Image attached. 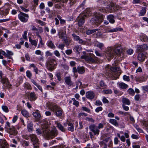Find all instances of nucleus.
Segmentation results:
<instances>
[{"mask_svg": "<svg viewBox=\"0 0 148 148\" xmlns=\"http://www.w3.org/2000/svg\"><path fill=\"white\" fill-rule=\"evenodd\" d=\"M38 135L41 134L42 133L44 137L46 139H51L56 136L58 134V131L56 128H54L50 131L48 128V126L46 125L42 127V129L38 128L36 130Z\"/></svg>", "mask_w": 148, "mask_h": 148, "instance_id": "f257e3e1", "label": "nucleus"}, {"mask_svg": "<svg viewBox=\"0 0 148 148\" xmlns=\"http://www.w3.org/2000/svg\"><path fill=\"white\" fill-rule=\"evenodd\" d=\"M120 56L123 54V50L119 45H115L114 47L108 48L106 52V56L108 59L112 58L114 55Z\"/></svg>", "mask_w": 148, "mask_h": 148, "instance_id": "f03ea898", "label": "nucleus"}, {"mask_svg": "<svg viewBox=\"0 0 148 148\" xmlns=\"http://www.w3.org/2000/svg\"><path fill=\"white\" fill-rule=\"evenodd\" d=\"M114 62L115 65H114V64H113V65L115 67H110L109 69L110 71V72L107 74L109 77L112 80L116 79L119 78L121 73L120 68L117 66L119 62L116 61H115Z\"/></svg>", "mask_w": 148, "mask_h": 148, "instance_id": "7ed1b4c3", "label": "nucleus"}, {"mask_svg": "<svg viewBox=\"0 0 148 148\" xmlns=\"http://www.w3.org/2000/svg\"><path fill=\"white\" fill-rule=\"evenodd\" d=\"M91 14L90 10L88 8H86L83 13L80 14L76 20V21L78 22V26L79 27L82 26L85 23V18L90 16Z\"/></svg>", "mask_w": 148, "mask_h": 148, "instance_id": "20e7f679", "label": "nucleus"}, {"mask_svg": "<svg viewBox=\"0 0 148 148\" xmlns=\"http://www.w3.org/2000/svg\"><path fill=\"white\" fill-rule=\"evenodd\" d=\"M94 14L95 17L92 18L90 21L92 25L98 26L103 22V16L102 14L97 12H95Z\"/></svg>", "mask_w": 148, "mask_h": 148, "instance_id": "39448f33", "label": "nucleus"}, {"mask_svg": "<svg viewBox=\"0 0 148 148\" xmlns=\"http://www.w3.org/2000/svg\"><path fill=\"white\" fill-rule=\"evenodd\" d=\"M48 108L51 111L54 112L57 116L59 117L62 115V109L56 104L49 103L48 105Z\"/></svg>", "mask_w": 148, "mask_h": 148, "instance_id": "423d86ee", "label": "nucleus"}, {"mask_svg": "<svg viewBox=\"0 0 148 148\" xmlns=\"http://www.w3.org/2000/svg\"><path fill=\"white\" fill-rule=\"evenodd\" d=\"M81 58L84 59L88 63L90 64L96 63L97 62L98 60V58L93 55L90 56L84 55L82 56Z\"/></svg>", "mask_w": 148, "mask_h": 148, "instance_id": "0eeeda50", "label": "nucleus"}, {"mask_svg": "<svg viewBox=\"0 0 148 148\" xmlns=\"http://www.w3.org/2000/svg\"><path fill=\"white\" fill-rule=\"evenodd\" d=\"M18 18L20 21L23 23H26L28 21L29 16L27 14L20 12L18 15Z\"/></svg>", "mask_w": 148, "mask_h": 148, "instance_id": "6e6552de", "label": "nucleus"}, {"mask_svg": "<svg viewBox=\"0 0 148 148\" xmlns=\"http://www.w3.org/2000/svg\"><path fill=\"white\" fill-rule=\"evenodd\" d=\"M29 138L33 145H39V140L36 134H29Z\"/></svg>", "mask_w": 148, "mask_h": 148, "instance_id": "1a4fd4ad", "label": "nucleus"}, {"mask_svg": "<svg viewBox=\"0 0 148 148\" xmlns=\"http://www.w3.org/2000/svg\"><path fill=\"white\" fill-rule=\"evenodd\" d=\"M89 128L90 131L94 133L95 135H98L99 134L100 130L95 124L90 125L89 126Z\"/></svg>", "mask_w": 148, "mask_h": 148, "instance_id": "9d476101", "label": "nucleus"}, {"mask_svg": "<svg viewBox=\"0 0 148 148\" xmlns=\"http://www.w3.org/2000/svg\"><path fill=\"white\" fill-rule=\"evenodd\" d=\"M72 36L74 41L78 42V43L82 45L85 44L86 42L83 40L82 39H81L79 36L77 35L74 33L72 34Z\"/></svg>", "mask_w": 148, "mask_h": 148, "instance_id": "9b49d317", "label": "nucleus"}, {"mask_svg": "<svg viewBox=\"0 0 148 148\" xmlns=\"http://www.w3.org/2000/svg\"><path fill=\"white\" fill-rule=\"evenodd\" d=\"M7 131L11 135L15 136L17 134V131L13 126H12L11 128L8 129Z\"/></svg>", "mask_w": 148, "mask_h": 148, "instance_id": "f8f14e48", "label": "nucleus"}, {"mask_svg": "<svg viewBox=\"0 0 148 148\" xmlns=\"http://www.w3.org/2000/svg\"><path fill=\"white\" fill-rule=\"evenodd\" d=\"M95 96L94 93L92 91L87 92L86 94V97L88 99L92 100L94 99Z\"/></svg>", "mask_w": 148, "mask_h": 148, "instance_id": "ddd939ff", "label": "nucleus"}, {"mask_svg": "<svg viewBox=\"0 0 148 148\" xmlns=\"http://www.w3.org/2000/svg\"><path fill=\"white\" fill-rule=\"evenodd\" d=\"M138 59L141 62H143L145 59L147 58L145 54L142 53H140L138 54Z\"/></svg>", "mask_w": 148, "mask_h": 148, "instance_id": "4468645a", "label": "nucleus"}, {"mask_svg": "<svg viewBox=\"0 0 148 148\" xmlns=\"http://www.w3.org/2000/svg\"><path fill=\"white\" fill-rule=\"evenodd\" d=\"M64 81L69 86H71L73 84V83L71 80L70 76L66 77L64 78Z\"/></svg>", "mask_w": 148, "mask_h": 148, "instance_id": "2eb2a0df", "label": "nucleus"}, {"mask_svg": "<svg viewBox=\"0 0 148 148\" xmlns=\"http://www.w3.org/2000/svg\"><path fill=\"white\" fill-rule=\"evenodd\" d=\"M9 10L7 9H1L0 10V14L3 16H6L9 13Z\"/></svg>", "mask_w": 148, "mask_h": 148, "instance_id": "dca6fc26", "label": "nucleus"}, {"mask_svg": "<svg viewBox=\"0 0 148 148\" xmlns=\"http://www.w3.org/2000/svg\"><path fill=\"white\" fill-rule=\"evenodd\" d=\"M114 16L112 14H110L107 16V20L111 24H113L115 23V20L114 19Z\"/></svg>", "mask_w": 148, "mask_h": 148, "instance_id": "f3484780", "label": "nucleus"}, {"mask_svg": "<svg viewBox=\"0 0 148 148\" xmlns=\"http://www.w3.org/2000/svg\"><path fill=\"white\" fill-rule=\"evenodd\" d=\"M9 146L5 140H1V148H9Z\"/></svg>", "mask_w": 148, "mask_h": 148, "instance_id": "a211bd4d", "label": "nucleus"}, {"mask_svg": "<svg viewBox=\"0 0 148 148\" xmlns=\"http://www.w3.org/2000/svg\"><path fill=\"white\" fill-rule=\"evenodd\" d=\"M47 45L48 47L51 49H54L56 48L54 45L51 40L48 41L47 43Z\"/></svg>", "mask_w": 148, "mask_h": 148, "instance_id": "6ab92c4d", "label": "nucleus"}, {"mask_svg": "<svg viewBox=\"0 0 148 148\" xmlns=\"http://www.w3.org/2000/svg\"><path fill=\"white\" fill-rule=\"evenodd\" d=\"M122 103H123V104L124 105H129L131 103V102L130 100L125 97H123L122 100Z\"/></svg>", "mask_w": 148, "mask_h": 148, "instance_id": "aec40b11", "label": "nucleus"}, {"mask_svg": "<svg viewBox=\"0 0 148 148\" xmlns=\"http://www.w3.org/2000/svg\"><path fill=\"white\" fill-rule=\"evenodd\" d=\"M28 131L29 132H32L33 129V124L32 123L30 122L28 124L27 126Z\"/></svg>", "mask_w": 148, "mask_h": 148, "instance_id": "412c9836", "label": "nucleus"}, {"mask_svg": "<svg viewBox=\"0 0 148 148\" xmlns=\"http://www.w3.org/2000/svg\"><path fill=\"white\" fill-rule=\"evenodd\" d=\"M119 87L122 89H125L127 88L128 86L127 84L123 82H121L119 84Z\"/></svg>", "mask_w": 148, "mask_h": 148, "instance_id": "4be33fe9", "label": "nucleus"}, {"mask_svg": "<svg viewBox=\"0 0 148 148\" xmlns=\"http://www.w3.org/2000/svg\"><path fill=\"white\" fill-rule=\"evenodd\" d=\"M30 100L31 101H34L37 99L36 94L34 92L30 93Z\"/></svg>", "mask_w": 148, "mask_h": 148, "instance_id": "5701e85b", "label": "nucleus"}, {"mask_svg": "<svg viewBox=\"0 0 148 148\" xmlns=\"http://www.w3.org/2000/svg\"><path fill=\"white\" fill-rule=\"evenodd\" d=\"M78 72L80 74L84 73L85 72L84 68L83 66H78L77 67Z\"/></svg>", "mask_w": 148, "mask_h": 148, "instance_id": "b1692460", "label": "nucleus"}, {"mask_svg": "<svg viewBox=\"0 0 148 148\" xmlns=\"http://www.w3.org/2000/svg\"><path fill=\"white\" fill-rule=\"evenodd\" d=\"M46 66L47 69L51 71H53L54 69V65L53 64L47 63Z\"/></svg>", "mask_w": 148, "mask_h": 148, "instance_id": "393cba45", "label": "nucleus"}, {"mask_svg": "<svg viewBox=\"0 0 148 148\" xmlns=\"http://www.w3.org/2000/svg\"><path fill=\"white\" fill-rule=\"evenodd\" d=\"M57 127L62 132H64L66 131V129L60 123H57Z\"/></svg>", "mask_w": 148, "mask_h": 148, "instance_id": "a878e982", "label": "nucleus"}, {"mask_svg": "<svg viewBox=\"0 0 148 148\" xmlns=\"http://www.w3.org/2000/svg\"><path fill=\"white\" fill-rule=\"evenodd\" d=\"M123 30L122 28H120V27H116V28L112 29L109 30L108 31V32H116L118 31H121Z\"/></svg>", "mask_w": 148, "mask_h": 148, "instance_id": "bb28decb", "label": "nucleus"}, {"mask_svg": "<svg viewBox=\"0 0 148 148\" xmlns=\"http://www.w3.org/2000/svg\"><path fill=\"white\" fill-rule=\"evenodd\" d=\"M21 144L23 147H26L29 146L30 143L29 141H27L25 140H23L22 141Z\"/></svg>", "mask_w": 148, "mask_h": 148, "instance_id": "cd10ccee", "label": "nucleus"}, {"mask_svg": "<svg viewBox=\"0 0 148 148\" xmlns=\"http://www.w3.org/2000/svg\"><path fill=\"white\" fill-rule=\"evenodd\" d=\"M109 122L115 126H117L119 125L118 122L115 119H110L109 121Z\"/></svg>", "mask_w": 148, "mask_h": 148, "instance_id": "c85d7f7f", "label": "nucleus"}, {"mask_svg": "<svg viewBox=\"0 0 148 148\" xmlns=\"http://www.w3.org/2000/svg\"><path fill=\"white\" fill-rule=\"evenodd\" d=\"M68 125L69 126L68 128V130L72 132H73L74 130V126L72 123H69L68 124Z\"/></svg>", "mask_w": 148, "mask_h": 148, "instance_id": "c756f323", "label": "nucleus"}, {"mask_svg": "<svg viewBox=\"0 0 148 148\" xmlns=\"http://www.w3.org/2000/svg\"><path fill=\"white\" fill-rule=\"evenodd\" d=\"M98 29H91V30H87L86 32V34L88 35H90V34H92L93 33L95 32H96L98 31Z\"/></svg>", "mask_w": 148, "mask_h": 148, "instance_id": "7c9ffc66", "label": "nucleus"}, {"mask_svg": "<svg viewBox=\"0 0 148 148\" xmlns=\"http://www.w3.org/2000/svg\"><path fill=\"white\" fill-rule=\"evenodd\" d=\"M22 114L25 117L27 118L29 117V114L28 112L25 110H22L21 111Z\"/></svg>", "mask_w": 148, "mask_h": 148, "instance_id": "2f4dec72", "label": "nucleus"}, {"mask_svg": "<svg viewBox=\"0 0 148 148\" xmlns=\"http://www.w3.org/2000/svg\"><path fill=\"white\" fill-rule=\"evenodd\" d=\"M14 54L11 51L7 50L6 51V53L5 54V56L8 58L9 59H11L10 57L11 56L13 55Z\"/></svg>", "mask_w": 148, "mask_h": 148, "instance_id": "473e14b6", "label": "nucleus"}, {"mask_svg": "<svg viewBox=\"0 0 148 148\" xmlns=\"http://www.w3.org/2000/svg\"><path fill=\"white\" fill-rule=\"evenodd\" d=\"M23 86L24 88L28 90H31L32 89L31 86L27 82L23 84Z\"/></svg>", "mask_w": 148, "mask_h": 148, "instance_id": "72a5a7b5", "label": "nucleus"}, {"mask_svg": "<svg viewBox=\"0 0 148 148\" xmlns=\"http://www.w3.org/2000/svg\"><path fill=\"white\" fill-rule=\"evenodd\" d=\"M33 116L37 119L39 118L40 117V115L38 110L33 113Z\"/></svg>", "mask_w": 148, "mask_h": 148, "instance_id": "f704fd0d", "label": "nucleus"}, {"mask_svg": "<svg viewBox=\"0 0 148 148\" xmlns=\"http://www.w3.org/2000/svg\"><path fill=\"white\" fill-rule=\"evenodd\" d=\"M29 40L32 45H34L35 46H37V42L36 40H32L31 38H29Z\"/></svg>", "mask_w": 148, "mask_h": 148, "instance_id": "c9c22d12", "label": "nucleus"}, {"mask_svg": "<svg viewBox=\"0 0 148 148\" xmlns=\"http://www.w3.org/2000/svg\"><path fill=\"white\" fill-rule=\"evenodd\" d=\"M99 85L101 87L103 88H106L107 87V85L102 80H101L100 82Z\"/></svg>", "mask_w": 148, "mask_h": 148, "instance_id": "e433bc0d", "label": "nucleus"}, {"mask_svg": "<svg viewBox=\"0 0 148 148\" xmlns=\"http://www.w3.org/2000/svg\"><path fill=\"white\" fill-rule=\"evenodd\" d=\"M64 42L65 43L66 45L68 46L71 42V40H68L67 38H64L63 39Z\"/></svg>", "mask_w": 148, "mask_h": 148, "instance_id": "4c0bfd02", "label": "nucleus"}, {"mask_svg": "<svg viewBox=\"0 0 148 148\" xmlns=\"http://www.w3.org/2000/svg\"><path fill=\"white\" fill-rule=\"evenodd\" d=\"M146 12V10L145 8H143L139 13V16H143L145 14Z\"/></svg>", "mask_w": 148, "mask_h": 148, "instance_id": "58836bf2", "label": "nucleus"}, {"mask_svg": "<svg viewBox=\"0 0 148 148\" xmlns=\"http://www.w3.org/2000/svg\"><path fill=\"white\" fill-rule=\"evenodd\" d=\"M127 92L128 93L131 95L133 96L135 94V92L134 90L131 88H130L128 90Z\"/></svg>", "mask_w": 148, "mask_h": 148, "instance_id": "ea45409f", "label": "nucleus"}, {"mask_svg": "<svg viewBox=\"0 0 148 148\" xmlns=\"http://www.w3.org/2000/svg\"><path fill=\"white\" fill-rule=\"evenodd\" d=\"M142 124L145 126V128L147 129V131L148 133V122L145 121H143Z\"/></svg>", "mask_w": 148, "mask_h": 148, "instance_id": "a19ab883", "label": "nucleus"}, {"mask_svg": "<svg viewBox=\"0 0 148 148\" xmlns=\"http://www.w3.org/2000/svg\"><path fill=\"white\" fill-rule=\"evenodd\" d=\"M103 93L108 94H111L112 93V91L111 89L105 90L103 91Z\"/></svg>", "mask_w": 148, "mask_h": 148, "instance_id": "79ce46f5", "label": "nucleus"}, {"mask_svg": "<svg viewBox=\"0 0 148 148\" xmlns=\"http://www.w3.org/2000/svg\"><path fill=\"white\" fill-rule=\"evenodd\" d=\"M54 62H56V60L52 58H50L48 60V61L47 63L50 64H55Z\"/></svg>", "mask_w": 148, "mask_h": 148, "instance_id": "37998d69", "label": "nucleus"}, {"mask_svg": "<svg viewBox=\"0 0 148 148\" xmlns=\"http://www.w3.org/2000/svg\"><path fill=\"white\" fill-rule=\"evenodd\" d=\"M96 46L98 47L99 48L101 49H102V48L104 47V44L102 43L98 42Z\"/></svg>", "mask_w": 148, "mask_h": 148, "instance_id": "c03bdc74", "label": "nucleus"}, {"mask_svg": "<svg viewBox=\"0 0 148 148\" xmlns=\"http://www.w3.org/2000/svg\"><path fill=\"white\" fill-rule=\"evenodd\" d=\"M137 51L138 52H141L143 51V49H142V45H137Z\"/></svg>", "mask_w": 148, "mask_h": 148, "instance_id": "a18cd8bd", "label": "nucleus"}, {"mask_svg": "<svg viewBox=\"0 0 148 148\" xmlns=\"http://www.w3.org/2000/svg\"><path fill=\"white\" fill-rule=\"evenodd\" d=\"M2 108L3 110L6 112H9V110L8 107L5 106H2Z\"/></svg>", "mask_w": 148, "mask_h": 148, "instance_id": "49530a36", "label": "nucleus"}, {"mask_svg": "<svg viewBox=\"0 0 148 148\" xmlns=\"http://www.w3.org/2000/svg\"><path fill=\"white\" fill-rule=\"evenodd\" d=\"M12 126H11L10 125V123L9 122H6V124L5 125V128L7 130H8V129L11 128Z\"/></svg>", "mask_w": 148, "mask_h": 148, "instance_id": "de8ad7c7", "label": "nucleus"}, {"mask_svg": "<svg viewBox=\"0 0 148 148\" xmlns=\"http://www.w3.org/2000/svg\"><path fill=\"white\" fill-rule=\"evenodd\" d=\"M1 82L2 84H5V83L8 81V79L6 78L2 77L1 78Z\"/></svg>", "mask_w": 148, "mask_h": 148, "instance_id": "09e8293b", "label": "nucleus"}, {"mask_svg": "<svg viewBox=\"0 0 148 148\" xmlns=\"http://www.w3.org/2000/svg\"><path fill=\"white\" fill-rule=\"evenodd\" d=\"M3 85L4 87L6 88H9L11 86V85L10 84L9 82L8 81H7Z\"/></svg>", "mask_w": 148, "mask_h": 148, "instance_id": "8fccbe9b", "label": "nucleus"}, {"mask_svg": "<svg viewBox=\"0 0 148 148\" xmlns=\"http://www.w3.org/2000/svg\"><path fill=\"white\" fill-rule=\"evenodd\" d=\"M23 78L22 76H19L18 79V81L19 85L22 83L23 81Z\"/></svg>", "mask_w": 148, "mask_h": 148, "instance_id": "3c124183", "label": "nucleus"}, {"mask_svg": "<svg viewBox=\"0 0 148 148\" xmlns=\"http://www.w3.org/2000/svg\"><path fill=\"white\" fill-rule=\"evenodd\" d=\"M36 22L39 24H40L41 26H43L46 24L45 22L40 20L36 19Z\"/></svg>", "mask_w": 148, "mask_h": 148, "instance_id": "603ef678", "label": "nucleus"}, {"mask_svg": "<svg viewBox=\"0 0 148 148\" xmlns=\"http://www.w3.org/2000/svg\"><path fill=\"white\" fill-rule=\"evenodd\" d=\"M54 55L59 58H60V55L59 52L57 50H55L53 52Z\"/></svg>", "mask_w": 148, "mask_h": 148, "instance_id": "864d4df0", "label": "nucleus"}, {"mask_svg": "<svg viewBox=\"0 0 148 148\" xmlns=\"http://www.w3.org/2000/svg\"><path fill=\"white\" fill-rule=\"evenodd\" d=\"M123 79L125 81L128 82L130 81V77L128 76H127L126 75H124L123 77Z\"/></svg>", "mask_w": 148, "mask_h": 148, "instance_id": "5fc2aeb1", "label": "nucleus"}, {"mask_svg": "<svg viewBox=\"0 0 148 148\" xmlns=\"http://www.w3.org/2000/svg\"><path fill=\"white\" fill-rule=\"evenodd\" d=\"M26 74V76L28 77L29 78H30L31 77L32 74L30 71L29 70L27 71Z\"/></svg>", "mask_w": 148, "mask_h": 148, "instance_id": "6e6d98bb", "label": "nucleus"}, {"mask_svg": "<svg viewBox=\"0 0 148 148\" xmlns=\"http://www.w3.org/2000/svg\"><path fill=\"white\" fill-rule=\"evenodd\" d=\"M22 137L24 139L28 140L29 138V135H28L27 134H24L22 135Z\"/></svg>", "mask_w": 148, "mask_h": 148, "instance_id": "4d7b16f0", "label": "nucleus"}, {"mask_svg": "<svg viewBox=\"0 0 148 148\" xmlns=\"http://www.w3.org/2000/svg\"><path fill=\"white\" fill-rule=\"evenodd\" d=\"M142 45L143 51L148 50V46L147 44H143Z\"/></svg>", "mask_w": 148, "mask_h": 148, "instance_id": "13d9d810", "label": "nucleus"}, {"mask_svg": "<svg viewBox=\"0 0 148 148\" xmlns=\"http://www.w3.org/2000/svg\"><path fill=\"white\" fill-rule=\"evenodd\" d=\"M95 104L97 106H99L100 105L102 106V103L99 100H97L95 102Z\"/></svg>", "mask_w": 148, "mask_h": 148, "instance_id": "bf43d9fd", "label": "nucleus"}, {"mask_svg": "<svg viewBox=\"0 0 148 148\" xmlns=\"http://www.w3.org/2000/svg\"><path fill=\"white\" fill-rule=\"evenodd\" d=\"M65 46V45L64 44H60L58 46V47L59 49H61L62 50L64 49V47Z\"/></svg>", "mask_w": 148, "mask_h": 148, "instance_id": "052dcab7", "label": "nucleus"}, {"mask_svg": "<svg viewBox=\"0 0 148 148\" xmlns=\"http://www.w3.org/2000/svg\"><path fill=\"white\" fill-rule=\"evenodd\" d=\"M65 32H62L60 34H59V36L60 38L62 39L65 35Z\"/></svg>", "mask_w": 148, "mask_h": 148, "instance_id": "680f3d73", "label": "nucleus"}, {"mask_svg": "<svg viewBox=\"0 0 148 148\" xmlns=\"http://www.w3.org/2000/svg\"><path fill=\"white\" fill-rule=\"evenodd\" d=\"M45 54V56L47 57L49 56H51L52 55V53H51L49 51H46Z\"/></svg>", "mask_w": 148, "mask_h": 148, "instance_id": "e2e57ef3", "label": "nucleus"}, {"mask_svg": "<svg viewBox=\"0 0 148 148\" xmlns=\"http://www.w3.org/2000/svg\"><path fill=\"white\" fill-rule=\"evenodd\" d=\"M102 109H103L101 107H100L97 108L95 109V111L97 112H98L99 111H102Z\"/></svg>", "mask_w": 148, "mask_h": 148, "instance_id": "0e129e2a", "label": "nucleus"}, {"mask_svg": "<svg viewBox=\"0 0 148 148\" xmlns=\"http://www.w3.org/2000/svg\"><path fill=\"white\" fill-rule=\"evenodd\" d=\"M72 51L71 49H67L65 51L67 55H70L72 53Z\"/></svg>", "mask_w": 148, "mask_h": 148, "instance_id": "69168bd1", "label": "nucleus"}, {"mask_svg": "<svg viewBox=\"0 0 148 148\" xmlns=\"http://www.w3.org/2000/svg\"><path fill=\"white\" fill-rule=\"evenodd\" d=\"M82 108L83 110L87 112H89L90 111L89 109L86 107H82Z\"/></svg>", "mask_w": 148, "mask_h": 148, "instance_id": "338daca9", "label": "nucleus"}, {"mask_svg": "<svg viewBox=\"0 0 148 148\" xmlns=\"http://www.w3.org/2000/svg\"><path fill=\"white\" fill-rule=\"evenodd\" d=\"M24 33L23 35V38L24 39H27V31H25L24 32Z\"/></svg>", "mask_w": 148, "mask_h": 148, "instance_id": "774afa93", "label": "nucleus"}]
</instances>
